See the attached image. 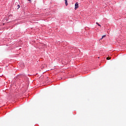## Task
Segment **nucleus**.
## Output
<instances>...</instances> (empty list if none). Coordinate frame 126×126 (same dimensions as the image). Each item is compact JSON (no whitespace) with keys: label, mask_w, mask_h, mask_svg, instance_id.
<instances>
[{"label":"nucleus","mask_w":126,"mask_h":126,"mask_svg":"<svg viewBox=\"0 0 126 126\" xmlns=\"http://www.w3.org/2000/svg\"><path fill=\"white\" fill-rule=\"evenodd\" d=\"M78 7H79L78 2H76L75 4V10H76L77 9V8H78Z\"/></svg>","instance_id":"obj_1"},{"label":"nucleus","mask_w":126,"mask_h":126,"mask_svg":"<svg viewBox=\"0 0 126 126\" xmlns=\"http://www.w3.org/2000/svg\"><path fill=\"white\" fill-rule=\"evenodd\" d=\"M65 5L67 6V0H65Z\"/></svg>","instance_id":"obj_2"},{"label":"nucleus","mask_w":126,"mask_h":126,"mask_svg":"<svg viewBox=\"0 0 126 126\" xmlns=\"http://www.w3.org/2000/svg\"><path fill=\"white\" fill-rule=\"evenodd\" d=\"M17 6V9H19V8H20V5L18 4Z\"/></svg>","instance_id":"obj_3"},{"label":"nucleus","mask_w":126,"mask_h":126,"mask_svg":"<svg viewBox=\"0 0 126 126\" xmlns=\"http://www.w3.org/2000/svg\"><path fill=\"white\" fill-rule=\"evenodd\" d=\"M105 37H106V35H102L100 40H102V39H103V38H105Z\"/></svg>","instance_id":"obj_4"},{"label":"nucleus","mask_w":126,"mask_h":126,"mask_svg":"<svg viewBox=\"0 0 126 126\" xmlns=\"http://www.w3.org/2000/svg\"><path fill=\"white\" fill-rule=\"evenodd\" d=\"M106 60H111V58L110 57H107Z\"/></svg>","instance_id":"obj_5"},{"label":"nucleus","mask_w":126,"mask_h":126,"mask_svg":"<svg viewBox=\"0 0 126 126\" xmlns=\"http://www.w3.org/2000/svg\"><path fill=\"white\" fill-rule=\"evenodd\" d=\"M98 26H99L100 27H101V25H100L99 24H98V25H97Z\"/></svg>","instance_id":"obj_6"},{"label":"nucleus","mask_w":126,"mask_h":126,"mask_svg":"<svg viewBox=\"0 0 126 126\" xmlns=\"http://www.w3.org/2000/svg\"><path fill=\"white\" fill-rule=\"evenodd\" d=\"M96 23V24H97V25H98L99 23Z\"/></svg>","instance_id":"obj_7"},{"label":"nucleus","mask_w":126,"mask_h":126,"mask_svg":"<svg viewBox=\"0 0 126 126\" xmlns=\"http://www.w3.org/2000/svg\"><path fill=\"white\" fill-rule=\"evenodd\" d=\"M29 0V1H31V0Z\"/></svg>","instance_id":"obj_8"}]
</instances>
